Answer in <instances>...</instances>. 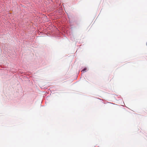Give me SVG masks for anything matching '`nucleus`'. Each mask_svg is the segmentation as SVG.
Listing matches in <instances>:
<instances>
[{"label":"nucleus","mask_w":147,"mask_h":147,"mask_svg":"<svg viewBox=\"0 0 147 147\" xmlns=\"http://www.w3.org/2000/svg\"><path fill=\"white\" fill-rule=\"evenodd\" d=\"M68 18L69 19V25L68 28L69 29H71V30H72V29L74 27L73 25H72V23L74 22H75L74 19V16L70 15L68 16Z\"/></svg>","instance_id":"f257e3e1"},{"label":"nucleus","mask_w":147,"mask_h":147,"mask_svg":"<svg viewBox=\"0 0 147 147\" xmlns=\"http://www.w3.org/2000/svg\"><path fill=\"white\" fill-rule=\"evenodd\" d=\"M40 27H39L37 25V34H38L39 35H40V34H43V32H42V29L40 30V31H39V28Z\"/></svg>","instance_id":"f03ea898"},{"label":"nucleus","mask_w":147,"mask_h":147,"mask_svg":"<svg viewBox=\"0 0 147 147\" xmlns=\"http://www.w3.org/2000/svg\"><path fill=\"white\" fill-rule=\"evenodd\" d=\"M88 70V69L87 67H85L84 68L81 70V71L83 73H84L86 72Z\"/></svg>","instance_id":"7ed1b4c3"},{"label":"nucleus","mask_w":147,"mask_h":147,"mask_svg":"<svg viewBox=\"0 0 147 147\" xmlns=\"http://www.w3.org/2000/svg\"><path fill=\"white\" fill-rule=\"evenodd\" d=\"M37 19H38V18H40V16H38V15H37ZM38 20V19H37V20Z\"/></svg>","instance_id":"20e7f679"},{"label":"nucleus","mask_w":147,"mask_h":147,"mask_svg":"<svg viewBox=\"0 0 147 147\" xmlns=\"http://www.w3.org/2000/svg\"><path fill=\"white\" fill-rule=\"evenodd\" d=\"M40 36H37V37H40Z\"/></svg>","instance_id":"39448f33"},{"label":"nucleus","mask_w":147,"mask_h":147,"mask_svg":"<svg viewBox=\"0 0 147 147\" xmlns=\"http://www.w3.org/2000/svg\"><path fill=\"white\" fill-rule=\"evenodd\" d=\"M146 46H147V42L146 43Z\"/></svg>","instance_id":"423d86ee"},{"label":"nucleus","mask_w":147,"mask_h":147,"mask_svg":"<svg viewBox=\"0 0 147 147\" xmlns=\"http://www.w3.org/2000/svg\"><path fill=\"white\" fill-rule=\"evenodd\" d=\"M98 99H100V100H101L100 99L98 98Z\"/></svg>","instance_id":"0eeeda50"}]
</instances>
